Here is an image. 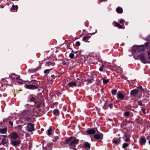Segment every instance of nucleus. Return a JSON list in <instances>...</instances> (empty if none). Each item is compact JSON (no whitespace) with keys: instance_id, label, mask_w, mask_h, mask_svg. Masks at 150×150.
<instances>
[{"instance_id":"4be33fe9","label":"nucleus","mask_w":150,"mask_h":150,"mask_svg":"<svg viewBox=\"0 0 150 150\" xmlns=\"http://www.w3.org/2000/svg\"><path fill=\"white\" fill-rule=\"evenodd\" d=\"M53 114L54 115L58 116L59 114V111L58 109H54L53 110Z\"/></svg>"},{"instance_id":"c03bdc74","label":"nucleus","mask_w":150,"mask_h":150,"mask_svg":"<svg viewBox=\"0 0 150 150\" xmlns=\"http://www.w3.org/2000/svg\"><path fill=\"white\" fill-rule=\"evenodd\" d=\"M41 105V104L39 102L38 103L36 104V108L37 109H39L40 108Z\"/></svg>"},{"instance_id":"a18cd8bd","label":"nucleus","mask_w":150,"mask_h":150,"mask_svg":"<svg viewBox=\"0 0 150 150\" xmlns=\"http://www.w3.org/2000/svg\"><path fill=\"white\" fill-rule=\"evenodd\" d=\"M58 104V103L57 102L54 103L52 105H51V108H54V106L57 105Z\"/></svg>"},{"instance_id":"6e6d98bb","label":"nucleus","mask_w":150,"mask_h":150,"mask_svg":"<svg viewBox=\"0 0 150 150\" xmlns=\"http://www.w3.org/2000/svg\"><path fill=\"white\" fill-rule=\"evenodd\" d=\"M51 77L54 79H55L57 77V76H55L54 75H52Z\"/></svg>"},{"instance_id":"a19ab883","label":"nucleus","mask_w":150,"mask_h":150,"mask_svg":"<svg viewBox=\"0 0 150 150\" xmlns=\"http://www.w3.org/2000/svg\"><path fill=\"white\" fill-rule=\"evenodd\" d=\"M29 113V111L28 110H26L24 111L23 114L25 115V116H28V114Z\"/></svg>"},{"instance_id":"5fc2aeb1","label":"nucleus","mask_w":150,"mask_h":150,"mask_svg":"<svg viewBox=\"0 0 150 150\" xmlns=\"http://www.w3.org/2000/svg\"><path fill=\"white\" fill-rule=\"evenodd\" d=\"M141 110L144 114H146V109L145 108H143Z\"/></svg>"},{"instance_id":"aec40b11","label":"nucleus","mask_w":150,"mask_h":150,"mask_svg":"<svg viewBox=\"0 0 150 150\" xmlns=\"http://www.w3.org/2000/svg\"><path fill=\"white\" fill-rule=\"evenodd\" d=\"M7 131V128L5 127L3 129H0V132L1 133H5Z\"/></svg>"},{"instance_id":"79ce46f5","label":"nucleus","mask_w":150,"mask_h":150,"mask_svg":"<svg viewBox=\"0 0 150 150\" xmlns=\"http://www.w3.org/2000/svg\"><path fill=\"white\" fill-rule=\"evenodd\" d=\"M86 81H87V85L88 83H91L92 82V80L91 79H88Z\"/></svg>"},{"instance_id":"49530a36","label":"nucleus","mask_w":150,"mask_h":150,"mask_svg":"<svg viewBox=\"0 0 150 150\" xmlns=\"http://www.w3.org/2000/svg\"><path fill=\"white\" fill-rule=\"evenodd\" d=\"M137 103H138V105L140 106H143L144 105L141 100L138 101L137 102Z\"/></svg>"},{"instance_id":"7ed1b4c3","label":"nucleus","mask_w":150,"mask_h":150,"mask_svg":"<svg viewBox=\"0 0 150 150\" xmlns=\"http://www.w3.org/2000/svg\"><path fill=\"white\" fill-rule=\"evenodd\" d=\"M147 56L145 55L144 53H142L138 55L137 59L140 60L144 64L149 63L148 60L147 59Z\"/></svg>"},{"instance_id":"6e6552de","label":"nucleus","mask_w":150,"mask_h":150,"mask_svg":"<svg viewBox=\"0 0 150 150\" xmlns=\"http://www.w3.org/2000/svg\"><path fill=\"white\" fill-rule=\"evenodd\" d=\"M86 132L88 134H93L96 133V130L93 128H88Z\"/></svg>"},{"instance_id":"37998d69","label":"nucleus","mask_w":150,"mask_h":150,"mask_svg":"<svg viewBox=\"0 0 150 150\" xmlns=\"http://www.w3.org/2000/svg\"><path fill=\"white\" fill-rule=\"evenodd\" d=\"M144 39L146 41H150V35L144 38Z\"/></svg>"},{"instance_id":"c85d7f7f","label":"nucleus","mask_w":150,"mask_h":150,"mask_svg":"<svg viewBox=\"0 0 150 150\" xmlns=\"http://www.w3.org/2000/svg\"><path fill=\"white\" fill-rule=\"evenodd\" d=\"M35 100L36 99L35 97H32L30 98L29 100V101L30 102H34L35 101Z\"/></svg>"},{"instance_id":"1a4fd4ad","label":"nucleus","mask_w":150,"mask_h":150,"mask_svg":"<svg viewBox=\"0 0 150 150\" xmlns=\"http://www.w3.org/2000/svg\"><path fill=\"white\" fill-rule=\"evenodd\" d=\"M11 139L16 140L18 137V134L15 132L11 133L9 135Z\"/></svg>"},{"instance_id":"0eeeda50","label":"nucleus","mask_w":150,"mask_h":150,"mask_svg":"<svg viewBox=\"0 0 150 150\" xmlns=\"http://www.w3.org/2000/svg\"><path fill=\"white\" fill-rule=\"evenodd\" d=\"M27 128L29 132H32L34 130V125L33 123H28L27 125Z\"/></svg>"},{"instance_id":"9d476101","label":"nucleus","mask_w":150,"mask_h":150,"mask_svg":"<svg viewBox=\"0 0 150 150\" xmlns=\"http://www.w3.org/2000/svg\"><path fill=\"white\" fill-rule=\"evenodd\" d=\"M83 144V148L86 150L90 149L91 147V144L87 142H84Z\"/></svg>"},{"instance_id":"b1692460","label":"nucleus","mask_w":150,"mask_h":150,"mask_svg":"<svg viewBox=\"0 0 150 150\" xmlns=\"http://www.w3.org/2000/svg\"><path fill=\"white\" fill-rule=\"evenodd\" d=\"M18 6L17 5H13L12 6V7L11 8V10H17L18 9Z\"/></svg>"},{"instance_id":"4d7b16f0","label":"nucleus","mask_w":150,"mask_h":150,"mask_svg":"<svg viewBox=\"0 0 150 150\" xmlns=\"http://www.w3.org/2000/svg\"><path fill=\"white\" fill-rule=\"evenodd\" d=\"M83 148V144L82 145H81V144L79 145L78 146V148Z\"/></svg>"},{"instance_id":"393cba45","label":"nucleus","mask_w":150,"mask_h":150,"mask_svg":"<svg viewBox=\"0 0 150 150\" xmlns=\"http://www.w3.org/2000/svg\"><path fill=\"white\" fill-rule=\"evenodd\" d=\"M116 139L114 138L112 140V142L113 143L116 145H118L120 143V142L118 141V140H117Z\"/></svg>"},{"instance_id":"09e8293b","label":"nucleus","mask_w":150,"mask_h":150,"mask_svg":"<svg viewBox=\"0 0 150 150\" xmlns=\"http://www.w3.org/2000/svg\"><path fill=\"white\" fill-rule=\"evenodd\" d=\"M75 45L76 46L79 47L80 45V42L79 41H77L76 42Z\"/></svg>"},{"instance_id":"69168bd1","label":"nucleus","mask_w":150,"mask_h":150,"mask_svg":"<svg viewBox=\"0 0 150 150\" xmlns=\"http://www.w3.org/2000/svg\"><path fill=\"white\" fill-rule=\"evenodd\" d=\"M1 137H4L5 138H7V136L6 135H1Z\"/></svg>"},{"instance_id":"e2e57ef3","label":"nucleus","mask_w":150,"mask_h":150,"mask_svg":"<svg viewBox=\"0 0 150 150\" xmlns=\"http://www.w3.org/2000/svg\"><path fill=\"white\" fill-rule=\"evenodd\" d=\"M62 64L63 65H66L67 63L65 61H64L62 62Z\"/></svg>"},{"instance_id":"de8ad7c7","label":"nucleus","mask_w":150,"mask_h":150,"mask_svg":"<svg viewBox=\"0 0 150 150\" xmlns=\"http://www.w3.org/2000/svg\"><path fill=\"white\" fill-rule=\"evenodd\" d=\"M81 52H79V53L76 54L75 55V58H76L77 57H79L80 56H81Z\"/></svg>"},{"instance_id":"412c9836","label":"nucleus","mask_w":150,"mask_h":150,"mask_svg":"<svg viewBox=\"0 0 150 150\" xmlns=\"http://www.w3.org/2000/svg\"><path fill=\"white\" fill-rule=\"evenodd\" d=\"M109 102V101L106 100L105 102V104L103 107V108L105 110H107L108 107L107 106V104H108V102Z\"/></svg>"},{"instance_id":"20e7f679","label":"nucleus","mask_w":150,"mask_h":150,"mask_svg":"<svg viewBox=\"0 0 150 150\" xmlns=\"http://www.w3.org/2000/svg\"><path fill=\"white\" fill-rule=\"evenodd\" d=\"M126 95V93L124 91H121L117 93V98L120 100H123L124 99Z\"/></svg>"},{"instance_id":"603ef678","label":"nucleus","mask_w":150,"mask_h":150,"mask_svg":"<svg viewBox=\"0 0 150 150\" xmlns=\"http://www.w3.org/2000/svg\"><path fill=\"white\" fill-rule=\"evenodd\" d=\"M149 44H150V43L149 42H146L145 43L144 45H145V46H146V47H148Z\"/></svg>"},{"instance_id":"a878e982","label":"nucleus","mask_w":150,"mask_h":150,"mask_svg":"<svg viewBox=\"0 0 150 150\" xmlns=\"http://www.w3.org/2000/svg\"><path fill=\"white\" fill-rule=\"evenodd\" d=\"M130 112L129 111H126L125 112L123 113V115L124 116L128 117L130 115Z\"/></svg>"},{"instance_id":"423d86ee","label":"nucleus","mask_w":150,"mask_h":150,"mask_svg":"<svg viewBox=\"0 0 150 150\" xmlns=\"http://www.w3.org/2000/svg\"><path fill=\"white\" fill-rule=\"evenodd\" d=\"M11 142L13 146L17 147L20 144L21 141L20 139L18 140H11Z\"/></svg>"},{"instance_id":"473e14b6","label":"nucleus","mask_w":150,"mask_h":150,"mask_svg":"<svg viewBox=\"0 0 150 150\" xmlns=\"http://www.w3.org/2000/svg\"><path fill=\"white\" fill-rule=\"evenodd\" d=\"M52 69H46L44 70V73L45 74H47L49 73L50 71Z\"/></svg>"},{"instance_id":"864d4df0","label":"nucleus","mask_w":150,"mask_h":150,"mask_svg":"<svg viewBox=\"0 0 150 150\" xmlns=\"http://www.w3.org/2000/svg\"><path fill=\"white\" fill-rule=\"evenodd\" d=\"M125 141L126 142H129L130 141V139L129 137L126 138L125 139Z\"/></svg>"},{"instance_id":"a211bd4d","label":"nucleus","mask_w":150,"mask_h":150,"mask_svg":"<svg viewBox=\"0 0 150 150\" xmlns=\"http://www.w3.org/2000/svg\"><path fill=\"white\" fill-rule=\"evenodd\" d=\"M91 37V36L90 35H85L84 36L83 38V40L85 42H89V41H88V40H86L88 39L89 38Z\"/></svg>"},{"instance_id":"58836bf2","label":"nucleus","mask_w":150,"mask_h":150,"mask_svg":"<svg viewBox=\"0 0 150 150\" xmlns=\"http://www.w3.org/2000/svg\"><path fill=\"white\" fill-rule=\"evenodd\" d=\"M104 64H103L99 68V70L100 71H103V68H104Z\"/></svg>"},{"instance_id":"e433bc0d","label":"nucleus","mask_w":150,"mask_h":150,"mask_svg":"<svg viewBox=\"0 0 150 150\" xmlns=\"http://www.w3.org/2000/svg\"><path fill=\"white\" fill-rule=\"evenodd\" d=\"M75 55L73 53V52H72L69 55V57L71 59H72L74 57Z\"/></svg>"},{"instance_id":"4468645a","label":"nucleus","mask_w":150,"mask_h":150,"mask_svg":"<svg viewBox=\"0 0 150 150\" xmlns=\"http://www.w3.org/2000/svg\"><path fill=\"white\" fill-rule=\"evenodd\" d=\"M146 142V140L145 137H141L139 140V142L142 146L145 145Z\"/></svg>"},{"instance_id":"338daca9","label":"nucleus","mask_w":150,"mask_h":150,"mask_svg":"<svg viewBox=\"0 0 150 150\" xmlns=\"http://www.w3.org/2000/svg\"><path fill=\"white\" fill-rule=\"evenodd\" d=\"M18 77H16V78L15 77H14V78L15 79H16V80H18L19 79V78L20 77V76H18Z\"/></svg>"},{"instance_id":"f704fd0d","label":"nucleus","mask_w":150,"mask_h":150,"mask_svg":"<svg viewBox=\"0 0 150 150\" xmlns=\"http://www.w3.org/2000/svg\"><path fill=\"white\" fill-rule=\"evenodd\" d=\"M53 146V144L52 143H49L47 144V146L48 148H52Z\"/></svg>"},{"instance_id":"5701e85b","label":"nucleus","mask_w":150,"mask_h":150,"mask_svg":"<svg viewBox=\"0 0 150 150\" xmlns=\"http://www.w3.org/2000/svg\"><path fill=\"white\" fill-rule=\"evenodd\" d=\"M54 62H47L46 63V65L47 66H50V65H54L55 64Z\"/></svg>"},{"instance_id":"774afa93","label":"nucleus","mask_w":150,"mask_h":150,"mask_svg":"<svg viewBox=\"0 0 150 150\" xmlns=\"http://www.w3.org/2000/svg\"><path fill=\"white\" fill-rule=\"evenodd\" d=\"M148 56H149V59H150V51L148 53Z\"/></svg>"},{"instance_id":"680f3d73","label":"nucleus","mask_w":150,"mask_h":150,"mask_svg":"<svg viewBox=\"0 0 150 150\" xmlns=\"http://www.w3.org/2000/svg\"><path fill=\"white\" fill-rule=\"evenodd\" d=\"M70 43L69 45H67V49H71V50H72V49L71 48H70L69 47L70 46Z\"/></svg>"},{"instance_id":"7c9ffc66","label":"nucleus","mask_w":150,"mask_h":150,"mask_svg":"<svg viewBox=\"0 0 150 150\" xmlns=\"http://www.w3.org/2000/svg\"><path fill=\"white\" fill-rule=\"evenodd\" d=\"M52 130V129L49 128L47 130V134L48 135H50L52 134L51 132Z\"/></svg>"},{"instance_id":"4c0bfd02","label":"nucleus","mask_w":150,"mask_h":150,"mask_svg":"<svg viewBox=\"0 0 150 150\" xmlns=\"http://www.w3.org/2000/svg\"><path fill=\"white\" fill-rule=\"evenodd\" d=\"M137 88L140 90H141L142 91V92L144 91V89L142 88V86H137Z\"/></svg>"},{"instance_id":"f3484780","label":"nucleus","mask_w":150,"mask_h":150,"mask_svg":"<svg viewBox=\"0 0 150 150\" xmlns=\"http://www.w3.org/2000/svg\"><path fill=\"white\" fill-rule=\"evenodd\" d=\"M30 83H32V84H33V85L36 86L37 87V88H38L40 87V86H39V85H40V81H38L36 83L34 81H33L31 80Z\"/></svg>"},{"instance_id":"0e129e2a","label":"nucleus","mask_w":150,"mask_h":150,"mask_svg":"<svg viewBox=\"0 0 150 150\" xmlns=\"http://www.w3.org/2000/svg\"><path fill=\"white\" fill-rule=\"evenodd\" d=\"M9 124L10 125L12 126L13 125V122L11 121H10L9 122Z\"/></svg>"},{"instance_id":"ddd939ff","label":"nucleus","mask_w":150,"mask_h":150,"mask_svg":"<svg viewBox=\"0 0 150 150\" xmlns=\"http://www.w3.org/2000/svg\"><path fill=\"white\" fill-rule=\"evenodd\" d=\"M102 136L99 134H94L93 135V137L95 139H103V134H101Z\"/></svg>"},{"instance_id":"13d9d810","label":"nucleus","mask_w":150,"mask_h":150,"mask_svg":"<svg viewBox=\"0 0 150 150\" xmlns=\"http://www.w3.org/2000/svg\"><path fill=\"white\" fill-rule=\"evenodd\" d=\"M71 52L74 53L75 54L79 53V52H79L78 51H76V52H74L73 50H72Z\"/></svg>"},{"instance_id":"2eb2a0df","label":"nucleus","mask_w":150,"mask_h":150,"mask_svg":"<svg viewBox=\"0 0 150 150\" xmlns=\"http://www.w3.org/2000/svg\"><path fill=\"white\" fill-rule=\"evenodd\" d=\"M116 11L118 13H122L123 12V10L122 8L118 6L116 9Z\"/></svg>"},{"instance_id":"cd10ccee","label":"nucleus","mask_w":150,"mask_h":150,"mask_svg":"<svg viewBox=\"0 0 150 150\" xmlns=\"http://www.w3.org/2000/svg\"><path fill=\"white\" fill-rule=\"evenodd\" d=\"M111 92L112 95H115L116 94L117 90L115 89H112L111 90Z\"/></svg>"},{"instance_id":"39448f33","label":"nucleus","mask_w":150,"mask_h":150,"mask_svg":"<svg viewBox=\"0 0 150 150\" xmlns=\"http://www.w3.org/2000/svg\"><path fill=\"white\" fill-rule=\"evenodd\" d=\"M24 86L26 89L30 90H35L37 89V87L33 84H25Z\"/></svg>"},{"instance_id":"6ab92c4d","label":"nucleus","mask_w":150,"mask_h":150,"mask_svg":"<svg viewBox=\"0 0 150 150\" xmlns=\"http://www.w3.org/2000/svg\"><path fill=\"white\" fill-rule=\"evenodd\" d=\"M8 139L5 138H3L1 140V143L3 145H4L8 143Z\"/></svg>"},{"instance_id":"c756f323","label":"nucleus","mask_w":150,"mask_h":150,"mask_svg":"<svg viewBox=\"0 0 150 150\" xmlns=\"http://www.w3.org/2000/svg\"><path fill=\"white\" fill-rule=\"evenodd\" d=\"M59 138V137L58 136L54 137V138L52 139V141L54 142H56Z\"/></svg>"},{"instance_id":"dca6fc26","label":"nucleus","mask_w":150,"mask_h":150,"mask_svg":"<svg viewBox=\"0 0 150 150\" xmlns=\"http://www.w3.org/2000/svg\"><path fill=\"white\" fill-rule=\"evenodd\" d=\"M114 23H115V27H117L119 28L124 29L122 25H120L119 23L115 21H114Z\"/></svg>"},{"instance_id":"8fccbe9b","label":"nucleus","mask_w":150,"mask_h":150,"mask_svg":"<svg viewBox=\"0 0 150 150\" xmlns=\"http://www.w3.org/2000/svg\"><path fill=\"white\" fill-rule=\"evenodd\" d=\"M61 92H60V90H58L57 91L56 94L58 95V96H59V95H61V94L60 93Z\"/></svg>"},{"instance_id":"bb28decb","label":"nucleus","mask_w":150,"mask_h":150,"mask_svg":"<svg viewBox=\"0 0 150 150\" xmlns=\"http://www.w3.org/2000/svg\"><path fill=\"white\" fill-rule=\"evenodd\" d=\"M129 144L127 143H124L122 146V147L123 149H125L126 148L128 147Z\"/></svg>"},{"instance_id":"052dcab7","label":"nucleus","mask_w":150,"mask_h":150,"mask_svg":"<svg viewBox=\"0 0 150 150\" xmlns=\"http://www.w3.org/2000/svg\"><path fill=\"white\" fill-rule=\"evenodd\" d=\"M97 30L96 29V31H95V32H93V33H90V34L91 35H94L97 32Z\"/></svg>"},{"instance_id":"f257e3e1","label":"nucleus","mask_w":150,"mask_h":150,"mask_svg":"<svg viewBox=\"0 0 150 150\" xmlns=\"http://www.w3.org/2000/svg\"><path fill=\"white\" fill-rule=\"evenodd\" d=\"M79 140L76 139V137H71L65 140L64 144L66 145L68 144L70 149L77 150V149L75 147L76 145L79 144Z\"/></svg>"},{"instance_id":"f8f14e48","label":"nucleus","mask_w":150,"mask_h":150,"mask_svg":"<svg viewBox=\"0 0 150 150\" xmlns=\"http://www.w3.org/2000/svg\"><path fill=\"white\" fill-rule=\"evenodd\" d=\"M76 85V82L72 81L69 82L68 83L67 85L66 86V87H67V86H68L69 87H74Z\"/></svg>"},{"instance_id":"ea45409f","label":"nucleus","mask_w":150,"mask_h":150,"mask_svg":"<svg viewBox=\"0 0 150 150\" xmlns=\"http://www.w3.org/2000/svg\"><path fill=\"white\" fill-rule=\"evenodd\" d=\"M119 22L120 24H124V23L125 22V21L123 19H121L120 20Z\"/></svg>"},{"instance_id":"3c124183","label":"nucleus","mask_w":150,"mask_h":150,"mask_svg":"<svg viewBox=\"0 0 150 150\" xmlns=\"http://www.w3.org/2000/svg\"><path fill=\"white\" fill-rule=\"evenodd\" d=\"M109 107L110 108V109H112V107H113V104L112 103H110L109 104Z\"/></svg>"},{"instance_id":"f03ea898","label":"nucleus","mask_w":150,"mask_h":150,"mask_svg":"<svg viewBox=\"0 0 150 150\" xmlns=\"http://www.w3.org/2000/svg\"><path fill=\"white\" fill-rule=\"evenodd\" d=\"M145 49L143 45H134L132 48V51L133 53H138L144 51Z\"/></svg>"},{"instance_id":"9b49d317","label":"nucleus","mask_w":150,"mask_h":150,"mask_svg":"<svg viewBox=\"0 0 150 150\" xmlns=\"http://www.w3.org/2000/svg\"><path fill=\"white\" fill-rule=\"evenodd\" d=\"M139 92V91L137 89H134L131 91L130 94L133 96H135Z\"/></svg>"},{"instance_id":"72a5a7b5","label":"nucleus","mask_w":150,"mask_h":150,"mask_svg":"<svg viewBox=\"0 0 150 150\" xmlns=\"http://www.w3.org/2000/svg\"><path fill=\"white\" fill-rule=\"evenodd\" d=\"M41 69V67L40 66H39L38 67H37L35 68V69H34L33 71V72H36V71L38 69Z\"/></svg>"},{"instance_id":"2f4dec72","label":"nucleus","mask_w":150,"mask_h":150,"mask_svg":"<svg viewBox=\"0 0 150 150\" xmlns=\"http://www.w3.org/2000/svg\"><path fill=\"white\" fill-rule=\"evenodd\" d=\"M109 79H103V83L104 84H107L109 82Z\"/></svg>"},{"instance_id":"bf43d9fd","label":"nucleus","mask_w":150,"mask_h":150,"mask_svg":"<svg viewBox=\"0 0 150 150\" xmlns=\"http://www.w3.org/2000/svg\"><path fill=\"white\" fill-rule=\"evenodd\" d=\"M25 119L26 120L28 121L30 120L31 119V118L30 117H25Z\"/></svg>"},{"instance_id":"c9c22d12","label":"nucleus","mask_w":150,"mask_h":150,"mask_svg":"<svg viewBox=\"0 0 150 150\" xmlns=\"http://www.w3.org/2000/svg\"><path fill=\"white\" fill-rule=\"evenodd\" d=\"M124 137L126 138L130 137V135L127 134L126 132H125L124 133Z\"/></svg>"}]
</instances>
